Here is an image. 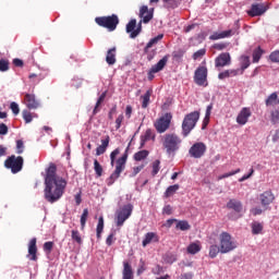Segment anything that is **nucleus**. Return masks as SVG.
Here are the masks:
<instances>
[{"label": "nucleus", "instance_id": "nucleus-36", "mask_svg": "<svg viewBox=\"0 0 279 279\" xmlns=\"http://www.w3.org/2000/svg\"><path fill=\"white\" fill-rule=\"evenodd\" d=\"M161 38H165V35L163 34H159L158 36L151 38L146 47H145V51H147V49H151L153 45H158V41L161 39Z\"/></svg>", "mask_w": 279, "mask_h": 279}, {"label": "nucleus", "instance_id": "nucleus-56", "mask_svg": "<svg viewBox=\"0 0 279 279\" xmlns=\"http://www.w3.org/2000/svg\"><path fill=\"white\" fill-rule=\"evenodd\" d=\"M213 47H214V49H216L217 51H223V49H227L228 43L215 44Z\"/></svg>", "mask_w": 279, "mask_h": 279}, {"label": "nucleus", "instance_id": "nucleus-47", "mask_svg": "<svg viewBox=\"0 0 279 279\" xmlns=\"http://www.w3.org/2000/svg\"><path fill=\"white\" fill-rule=\"evenodd\" d=\"M270 121L276 125V123H279V108L275 109L270 113Z\"/></svg>", "mask_w": 279, "mask_h": 279}, {"label": "nucleus", "instance_id": "nucleus-7", "mask_svg": "<svg viewBox=\"0 0 279 279\" xmlns=\"http://www.w3.org/2000/svg\"><path fill=\"white\" fill-rule=\"evenodd\" d=\"M95 23H97L99 27H105L108 32H114L119 25V16L117 14L98 16L95 19Z\"/></svg>", "mask_w": 279, "mask_h": 279}, {"label": "nucleus", "instance_id": "nucleus-33", "mask_svg": "<svg viewBox=\"0 0 279 279\" xmlns=\"http://www.w3.org/2000/svg\"><path fill=\"white\" fill-rule=\"evenodd\" d=\"M219 252H221V247L218 246L217 244H211L209 246V258H217Z\"/></svg>", "mask_w": 279, "mask_h": 279}, {"label": "nucleus", "instance_id": "nucleus-19", "mask_svg": "<svg viewBox=\"0 0 279 279\" xmlns=\"http://www.w3.org/2000/svg\"><path fill=\"white\" fill-rule=\"evenodd\" d=\"M37 240L36 238L31 239V241L28 242V255L27 258L29 260H34L36 263V260H38V246L36 245Z\"/></svg>", "mask_w": 279, "mask_h": 279}, {"label": "nucleus", "instance_id": "nucleus-50", "mask_svg": "<svg viewBox=\"0 0 279 279\" xmlns=\"http://www.w3.org/2000/svg\"><path fill=\"white\" fill-rule=\"evenodd\" d=\"M158 171H160V160L157 159L153 162L151 175H158Z\"/></svg>", "mask_w": 279, "mask_h": 279}, {"label": "nucleus", "instance_id": "nucleus-63", "mask_svg": "<svg viewBox=\"0 0 279 279\" xmlns=\"http://www.w3.org/2000/svg\"><path fill=\"white\" fill-rule=\"evenodd\" d=\"M8 125L5 123H0V136H5L8 134Z\"/></svg>", "mask_w": 279, "mask_h": 279}, {"label": "nucleus", "instance_id": "nucleus-25", "mask_svg": "<svg viewBox=\"0 0 279 279\" xmlns=\"http://www.w3.org/2000/svg\"><path fill=\"white\" fill-rule=\"evenodd\" d=\"M122 277L123 279H134V270H132L130 262H123Z\"/></svg>", "mask_w": 279, "mask_h": 279}, {"label": "nucleus", "instance_id": "nucleus-14", "mask_svg": "<svg viewBox=\"0 0 279 279\" xmlns=\"http://www.w3.org/2000/svg\"><path fill=\"white\" fill-rule=\"evenodd\" d=\"M140 19H142L140 21V23H149V21H151V19H154V9H149V7L147 5H142L140 8V14H138Z\"/></svg>", "mask_w": 279, "mask_h": 279}, {"label": "nucleus", "instance_id": "nucleus-58", "mask_svg": "<svg viewBox=\"0 0 279 279\" xmlns=\"http://www.w3.org/2000/svg\"><path fill=\"white\" fill-rule=\"evenodd\" d=\"M173 60H182L184 58V51L178 50L172 53Z\"/></svg>", "mask_w": 279, "mask_h": 279}, {"label": "nucleus", "instance_id": "nucleus-13", "mask_svg": "<svg viewBox=\"0 0 279 279\" xmlns=\"http://www.w3.org/2000/svg\"><path fill=\"white\" fill-rule=\"evenodd\" d=\"M269 10V3H254L251 5V10L247 11L248 16H263L265 12Z\"/></svg>", "mask_w": 279, "mask_h": 279}, {"label": "nucleus", "instance_id": "nucleus-28", "mask_svg": "<svg viewBox=\"0 0 279 279\" xmlns=\"http://www.w3.org/2000/svg\"><path fill=\"white\" fill-rule=\"evenodd\" d=\"M198 252H202V244L199 243V241L197 242H193L187 246V254H198Z\"/></svg>", "mask_w": 279, "mask_h": 279}, {"label": "nucleus", "instance_id": "nucleus-41", "mask_svg": "<svg viewBox=\"0 0 279 279\" xmlns=\"http://www.w3.org/2000/svg\"><path fill=\"white\" fill-rule=\"evenodd\" d=\"M71 236H72V241L77 243V245H82V243H83L82 234L77 230H72Z\"/></svg>", "mask_w": 279, "mask_h": 279}, {"label": "nucleus", "instance_id": "nucleus-26", "mask_svg": "<svg viewBox=\"0 0 279 279\" xmlns=\"http://www.w3.org/2000/svg\"><path fill=\"white\" fill-rule=\"evenodd\" d=\"M108 145H110V136L107 135L105 140H101V145L96 148V156H101L102 154H106Z\"/></svg>", "mask_w": 279, "mask_h": 279}, {"label": "nucleus", "instance_id": "nucleus-3", "mask_svg": "<svg viewBox=\"0 0 279 279\" xmlns=\"http://www.w3.org/2000/svg\"><path fill=\"white\" fill-rule=\"evenodd\" d=\"M201 113L199 111H193L187 113L182 122V135L184 137L189 136L195 126L197 125V121H199Z\"/></svg>", "mask_w": 279, "mask_h": 279}, {"label": "nucleus", "instance_id": "nucleus-9", "mask_svg": "<svg viewBox=\"0 0 279 279\" xmlns=\"http://www.w3.org/2000/svg\"><path fill=\"white\" fill-rule=\"evenodd\" d=\"M173 120V114L171 112L165 113L155 122V129L158 134H165L169 128H171V121Z\"/></svg>", "mask_w": 279, "mask_h": 279}, {"label": "nucleus", "instance_id": "nucleus-52", "mask_svg": "<svg viewBox=\"0 0 279 279\" xmlns=\"http://www.w3.org/2000/svg\"><path fill=\"white\" fill-rule=\"evenodd\" d=\"M53 250V242L49 241L44 243V252H46V254H51Z\"/></svg>", "mask_w": 279, "mask_h": 279}, {"label": "nucleus", "instance_id": "nucleus-60", "mask_svg": "<svg viewBox=\"0 0 279 279\" xmlns=\"http://www.w3.org/2000/svg\"><path fill=\"white\" fill-rule=\"evenodd\" d=\"M162 271H165V268L160 265H156L153 268V274H155V276H160V274H162Z\"/></svg>", "mask_w": 279, "mask_h": 279}, {"label": "nucleus", "instance_id": "nucleus-46", "mask_svg": "<svg viewBox=\"0 0 279 279\" xmlns=\"http://www.w3.org/2000/svg\"><path fill=\"white\" fill-rule=\"evenodd\" d=\"M0 71L2 73L10 71V61L8 59H0Z\"/></svg>", "mask_w": 279, "mask_h": 279}, {"label": "nucleus", "instance_id": "nucleus-29", "mask_svg": "<svg viewBox=\"0 0 279 279\" xmlns=\"http://www.w3.org/2000/svg\"><path fill=\"white\" fill-rule=\"evenodd\" d=\"M266 106H279V98H278V93H272L270 94L266 101H265Z\"/></svg>", "mask_w": 279, "mask_h": 279}, {"label": "nucleus", "instance_id": "nucleus-21", "mask_svg": "<svg viewBox=\"0 0 279 279\" xmlns=\"http://www.w3.org/2000/svg\"><path fill=\"white\" fill-rule=\"evenodd\" d=\"M260 204L264 208H267L269 204H274V199H276V196L271 191H266L259 195Z\"/></svg>", "mask_w": 279, "mask_h": 279}, {"label": "nucleus", "instance_id": "nucleus-42", "mask_svg": "<svg viewBox=\"0 0 279 279\" xmlns=\"http://www.w3.org/2000/svg\"><path fill=\"white\" fill-rule=\"evenodd\" d=\"M148 156H149V151L140 150V151L134 154V160H136L138 162L141 160H145V158H147Z\"/></svg>", "mask_w": 279, "mask_h": 279}, {"label": "nucleus", "instance_id": "nucleus-17", "mask_svg": "<svg viewBox=\"0 0 279 279\" xmlns=\"http://www.w3.org/2000/svg\"><path fill=\"white\" fill-rule=\"evenodd\" d=\"M24 104L28 110H36L40 107V102L36 99V95L34 94H25Z\"/></svg>", "mask_w": 279, "mask_h": 279}, {"label": "nucleus", "instance_id": "nucleus-2", "mask_svg": "<svg viewBox=\"0 0 279 279\" xmlns=\"http://www.w3.org/2000/svg\"><path fill=\"white\" fill-rule=\"evenodd\" d=\"M161 144L167 154H175L182 145V138L175 133H167L161 136Z\"/></svg>", "mask_w": 279, "mask_h": 279}, {"label": "nucleus", "instance_id": "nucleus-37", "mask_svg": "<svg viewBox=\"0 0 279 279\" xmlns=\"http://www.w3.org/2000/svg\"><path fill=\"white\" fill-rule=\"evenodd\" d=\"M151 98V89H148L145 95L142 96V108L149 106V99Z\"/></svg>", "mask_w": 279, "mask_h": 279}, {"label": "nucleus", "instance_id": "nucleus-43", "mask_svg": "<svg viewBox=\"0 0 279 279\" xmlns=\"http://www.w3.org/2000/svg\"><path fill=\"white\" fill-rule=\"evenodd\" d=\"M163 7L168 10H175L178 8V0H162Z\"/></svg>", "mask_w": 279, "mask_h": 279}, {"label": "nucleus", "instance_id": "nucleus-18", "mask_svg": "<svg viewBox=\"0 0 279 279\" xmlns=\"http://www.w3.org/2000/svg\"><path fill=\"white\" fill-rule=\"evenodd\" d=\"M231 57L229 52H222L215 59L216 69L230 65Z\"/></svg>", "mask_w": 279, "mask_h": 279}, {"label": "nucleus", "instance_id": "nucleus-44", "mask_svg": "<svg viewBox=\"0 0 279 279\" xmlns=\"http://www.w3.org/2000/svg\"><path fill=\"white\" fill-rule=\"evenodd\" d=\"M86 221H88V208L83 209V214L81 215V230L86 228Z\"/></svg>", "mask_w": 279, "mask_h": 279}, {"label": "nucleus", "instance_id": "nucleus-8", "mask_svg": "<svg viewBox=\"0 0 279 279\" xmlns=\"http://www.w3.org/2000/svg\"><path fill=\"white\" fill-rule=\"evenodd\" d=\"M134 210V206L132 204L124 205L122 208L117 210L116 213V226L121 228L132 217V211Z\"/></svg>", "mask_w": 279, "mask_h": 279}, {"label": "nucleus", "instance_id": "nucleus-20", "mask_svg": "<svg viewBox=\"0 0 279 279\" xmlns=\"http://www.w3.org/2000/svg\"><path fill=\"white\" fill-rule=\"evenodd\" d=\"M236 34V29H228L222 32H215L213 35L209 36V40H221L223 38H231V36H234Z\"/></svg>", "mask_w": 279, "mask_h": 279}, {"label": "nucleus", "instance_id": "nucleus-35", "mask_svg": "<svg viewBox=\"0 0 279 279\" xmlns=\"http://www.w3.org/2000/svg\"><path fill=\"white\" fill-rule=\"evenodd\" d=\"M104 232V217L100 216L98 218V223H97V228H96V236L97 239H101V233Z\"/></svg>", "mask_w": 279, "mask_h": 279}, {"label": "nucleus", "instance_id": "nucleus-23", "mask_svg": "<svg viewBox=\"0 0 279 279\" xmlns=\"http://www.w3.org/2000/svg\"><path fill=\"white\" fill-rule=\"evenodd\" d=\"M160 241V236L156 232H147L142 242L143 247H147L149 243H158Z\"/></svg>", "mask_w": 279, "mask_h": 279}, {"label": "nucleus", "instance_id": "nucleus-62", "mask_svg": "<svg viewBox=\"0 0 279 279\" xmlns=\"http://www.w3.org/2000/svg\"><path fill=\"white\" fill-rule=\"evenodd\" d=\"M269 59L272 62H279V50H276L274 52L270 53Z\"/></svg>", "mask_w": 279, "mask_h": 279}, {"label": "nucleus", "instance_id": "nucleus-22", "mask_svg": "<svg viewBox=\"0 0 279 279\" xmlns=\"http://www.w3.org/2000/svg\"><path fill=\"white\" fill-rule=\"evenodd\" d=\"M227 208L229 210H234V213H243V203L236 198H231L227 203Z\"/></svg>", "mask_w": 279, "mask_h": 279}, {"label": "nucleus", "instance_id": "nucleus-6", "mask_svg": "<svg viewBox=\"0 0 279 279\" xmlns=\"http://www.w3.org/2000/svg\"><path fill=\"white\" fill-rule=\"evenodd\" d=\"M25 163V159L22 156L11 155L4 160L5 169H10L11 173L16 174L23 171V165Z\"/></svg>", "mask_w": 279, "mask_h": 279}, {"label": "nucleus", "instance_id": "nucleus-51", "mask_svg": "<svg viewBox=\"0 0 279 279\" xmlns=\"http://www.w3.org/2000/svg\"><path fill=\"white\" fill-rule=\"evenodd\" d=\"M250 66V57L243 56L242 57V63H241V70L245 71Z\"/></svg>", "mask_w": 279, "mask_h": 279}, {"label": "nucleus", "instance_id": "nucleus-10", "mask_svg": "<svg viewBox=\"0 0 279 279\" xmlns=\"http://www.w3.org/2000/svg\"><path fill=\"white\" fill-rule=\"evenodd\" d=\"M194 83L197 86H208V68L199 65L194 72Z\"/></svg>", "mask_w": 279, "mask_h": 279}, {"label": "nucleus", "instance_id": "nucleus-49", "mask_svg": "<svg viewBox=\"0 0 279 279\" xmlns=\"http://www.w3.org/2000/svg\"><path fill=\"white\" fill-rule=\"evenodd\" d=\"M206 56V48H202L193 53V60H199V58H204Z\"/></svg>", "mask_w": 279, "mask_h": 279}, {"label": "nucleus", "instance_id": "nucleus-32", "mask_svg": "<svg viewBox=\"0 0 279 279\" xmlns=\"http://www.w3.org/2000/svg\"><path fill=\"white\" fill-rule=\"evenodd\" d=\"M177 191H180V185L179 184L168 186L166 192H165V197L168 198V197H171L172 195H175Z\"/></svg>", "mask_w": 279, "mask_h": 279}, {"label": "nucleus", "instance_id": "nucleus-12", "mask_svg": "<svg viewBox=\"0 0 279 279\" xmlns=\"http://www.w3.org/2000/svg\"><path fill=\"white\" fill-rule=\"evenodd\" d=\"M206 144L203 142H197L194 145L191 146L189 149V154L191 158H202L204 154H206Z\"/></svg>", "mask_w": 279, "mask_h": 279}, {"label": "nucleus", "instance_id": "nucleus-11", "mask_svg": "<svg viewBox=\"0 0 279 279\" xmlns=\"http://www.w3.org/2000/svg\"><path fill=\"white\" fill-rule=\"evenodd\" d=\"M169 54H166L161 60H159L155 65H153L148 72V81L151 82L154 80V74L160 73L167 63L169 62Z\"/></svg>", "mask_w": 279, "mask_h": 279}, {"label": "nucleus", "instance_id": "nucleus-27", "mask_svg": "<svg viewBox=\"0 0 279 279\" xmlns=\"http://www.w3.org/2000/svg\"><path fill=\"white\" fill-rule=\"evenodd\" d=\"M151 138H156V135L154 134V131H151V129H148L146 130L144 135L141 136V147H145L147 141H151Z\"/></svg>", "mask_w": 279, "mask_h": 279}, {"label": "nucleus", "instance_id": "nucleus-31", "mask_svg": "<svg viewBox=\"0 0 279 279\" xmlns=\"http://www.w3.org/2000/svg\"><path fill=\"white\" fill-rule=\"evenodd\" d=\"M263 223L258 221H253L251 225L252 234H260L263 232Z\"/></svg>", "mask_w": 279, "mask_h": 279}, {"label": "nucleus", "instance_id": "nucleus-48", "mask_svg": "<svg viewBox=\"0 0 279 279\" xmlns=\"http://www.w3.org/2000/svg\"><path fill=\"white\" fill-rule=\"evenodd\" d=\"M121 154V149L116 148L110 154V160H111V167H114V161L117 160V157Z\"/></svg>", "mask_w": 279, "mask_h": 279}, {"label": "nucleus", "instance_id": "nucleus-5", "mask_svg": "<svg viewBox=\"0 0 279 279\" xmlns=\"http://www.w3.org/2000/svg\"><path fill=\"white\" fill-rule=\"evenodd\" d=\"M219 247L220 254H229V252L236 250V242L232 240V235H230V233L222 232L219 235Z\"/></svg>", "mask_w": 279, "mask_h": 279}, {"label": "nucleus", "instance_id": "nucleus-16", "mask_svg": "<svg viewBox=\"0 0 279 279\" xmlns=\"http://www.w3.org/2000/svg\"><path fill=\"white\" fill-rule=\"evenodd\" d=\"M252 117V109L250 107H243L236 117L238 125H245Z\"/></svg>", "mask_w": 279, "mask_h": 279}, {"label": "nucleus", "instance_id": "nucleus-38", "mask_svg": "<svg viewBox=\"0 0 279 279\" xmlns=\"http://www.w3.org/2000/svg\"><path fill=\"white\" fill-rule=\"evenodd\" d=\"M175 228L177 230H182V232H184L186 230H191V225H189V221L186 220H180L177 222Z\"/></svg>", "mask_w": 279, "mask_h": 279}, {"label": "nucleus", "instance_id": "nucleus-15", "mask_svg": "<svg viewBox=\"0 0 279 279\" xmlns=\"http://www.w3.org/2000/svg\"><path fill=\"white\" fill-rule=\"evenodd\" d=\"M142 31H143V26L141 22L136 28V20H131L126 24V34H130V38H136V36H138V34H141Z\"/></svg>", "mask_w": 279, "mask_h": 279}, {"label": "nucleus", "instance_id": "nucleus-30", "mask_svg": "<svg viewBox=\"0 0 279 279\" xmlns=\"http://www.w3.org/2000/svg\"><path fill=\"white\" fill-rule=\"evenodd\" d=\"M162 260L163 263H166L167 265H173V263H175V260H178V255L168 252L162 256Z\"/></svg>", "mask_w": 279, "mask_h": 279}, {"label": "nucleus", "instance_id": "nucleus-34", "mask_svg": "<svg viewBox=\"0 0 279 279\" xmlns=\"http://www.w3.org/2000/svg\"><path fill=\"white\" fill-rule=\"evenodd\" d=\"M106 95H108V92H104V93L99 96V98H98V100H97V102H96V106H95V108H94L93 114H97V112H99V107H100L101 104H104V101L106 100Z\"/></svg>", "mask_w": 279, "mask_h": 279}, {"label": "nucleus", "instance_id": "nucleus-24", "mask_svg": "<svg viewBox=\"0 0 279 279\" xmlns=\"http://www.w3.org/2000/svg\"><path fill=\"white\" fill-rule=\"evenodd\" d=\"M106 62L109 64V66L117 64V47H112L107 51Z\"/></svg>", "mask_w": 279, "mask_h": 279}, {"label": "nucleus", "instance_id": "nucleus-57", "mask_svg": "<svg viewBox=\"0 0 279 279\" xmlns=\"http://www.w3.org/2000/svg\"><path fill=\"white\" fill-rule=\"evenodd\" d=\"M25 148V144L23 143L22 140H17L16 141V149H17V154H23V149Z\"/></svg>", "mask_w": 279, "mask_h": 279}, {"label": "nucleus", "instance_id": "nucleus-40", "mask_svg": "<svg viewBox=\"0 0 279 279\" xmlns=\"http://www.w3.org/2000/svg\"><path fill=\"white\" fill-rule=\"evenodd\" d=\"M94 171L97 178H101V175H104V167H101V163H99L97 159L94 160Z\"/></svg>", "mask_w": 279, "mask_h": 279}, {"label": "nucleus", "instance_id": "nucleus-64", "mask_svg": "<svg viewBox=\"0 0 279 279\" xmlns=\"http://www.w3.org/2000/svg\"><path fill=\"white\" fill-rule=\"evenodd\" d=\"M251 215H253L254 217H258V215H263V210L260 209V207H254L250 210Z\"/></svg>", "mask_w": 279, "mask_h": 279}, {"label": "nucleus", "instance_id": "nucleus-59", "mask_svg": "<svg viewBox=\"0 0 279 279\" xmlns=\"http://www.w3.org/2000/svg\"><path fill=\"white\" fill-rule=\"evenodd\" d=\"M10 108H11L13 114H15V117H16V114H19V112H21V109L19 108V104H16V102H11Z\"/></svg>", "mask_w": 279, "mask_h": 279}, {"label": "nucleus", "instance_id": "nucleus-53", "mask_svg": "<svg viewBox=\"0 0 279 279\" xmlns=\"http://www.w3.org/2000/svg\"><path fill=\"white\" fill-rule=\"evenodd\" d=\"M236 173H241V169L238 168L235 171L225 173V174L218 177V180H225V178H230L232 175H236Z\"/></svg>", "mask_w": 279, "mask_h": 279}, {"label": "nucleus", "instance_id": "nucleus-1", "mask_svg": "<svg viewBox=\"0 0 279 279\" xmlns=\"http://www.w3.org/2000/svg\"><path fill=\"white\" fill-rule=\"evenodd\" d=\"M57 171L58 167L54 163H50L46 170L44 197L49 204H56L61 199L66 189V180L58 177Z\"/></svg>", "mask_w": 279, "mask_h": 279}, {"label": "nucleus", "instance_id": "nucleus-4", "mask_svg": "<svg viewBox=\"0 0 279 279\" xmlns=\"http://www.w3.org/2000/svg\"><path fill=\"white\" fill-rule=\"evenodd\" d=\"M128 162V149L125 153L116 160V170L107 179L108 186H112L119 178H121V173L125 171V163Z\"/></svg>", "mask_w": 279, "mask_h": 279}, {"label": "nucleus", "instance_id": "nucleus-55", "mask_svg": "<svg viewBox=\"0 0 279 279\" xmlns=\"http://www.w3.org/2000/svg\"><path fill=\"white\" fill-rule=\"evenodd\" d=\"M114 241H117V239H114V232H111L106 239V245L110 247Z\"/></svg>", "mask_w": 279, "mask_h": 279}, {"label": "nucleus", "instance_id": "nucleus-39", "mask_svg": "<svg viewBox=\"0 0 279 279\" xmlns=\"http://www.w3.org/2000/svg\"><path fill=\"white\" fill-rule=\"evenodd\" d=\"M22 117L25 121V123H32V121L34 120V117H38V114H32V112L29 110H23L22 111Z\"/></svg>", "mask_w": 279, "mask_h": 279}, {"label": "nucleus", "instance_id": "nucleus-45", "mask_svg": "<svg viewBox=\"0 0 279 279\" xmlns=\"http://www.w3.org/2000/svg\"><path fill=\"white\" fill-rule=\"evenodd\" d=\"M260 58H263V49L258 47L253 51V62H259Z\"/></svg>", "mask_w": 279, "mask_h": 279}, {"label": "nucleus", "instance_id": "nucleus-61", "mask_svg": "<svg viewBox=\"0 0 279 279\" xmlns=\"http://www.w3.org/2000/svg\"><path fill=\"white\" fill-rule=\"evenodd\" d=\"M123 113L116 119V130H121V123H123Z\"/></svg>", "mask_w": 279, "mask_h": 279}, {"label": "nucleus", "instance_id": "nucleus-54", "mask_svg": "<svg viewBox=\"0 0 279 279\" xmlns=\"http://www.w3.org/2000/svg\"><path fill=\"white\" fill-rule=\"evenodd\" d=\"M147 270V267L145 266V260H140V266L137 268V276H141L143 272Z\"/></svg>", "mask_w": 279, "mask_h": 279}]
</instances>
